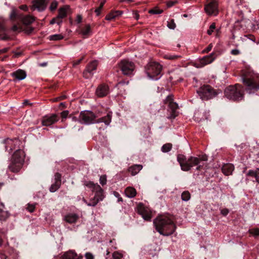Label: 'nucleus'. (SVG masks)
<instances>
[{
  "label": "nucleus",
  "instance_id": "61",
  "mask_svg": "<svg viewBox=\"0 0 259 259\" xmlns=\"http://www.w3.org/2000/svg\"><path fill=\"white\" fill-rule=\"evenodd\" d=\"M65 98V96H61L60 97H59V98H55L54 99V101H57L59 100H62V99H63Z\"/></svg>",
  "mask_w": 259,
  "mask_h": 259
},
{
  "label": "nucleus",
  "instance_id": "26",
  "mask_svg": "<svg viewBox=\"0 0 259 259\" xmlns=\"http://www.w3.org/2000/svg\"><path fill=\"white\" fill-rule=\"evenodd\" d=\"M143 166L141 164H135L129 167L128 171L132 176H135L142 169Z\"/></svg>",
  "mask_w": 259,
  "mask_h": 259
},
{
  "label": "nucleus",
  "instance_id": "20",
  "mask_svg": "<svg viewBox=\"0 0 259 259\" xmlns=\"http://www.w3.org/2000/svg\"><path fill=\"white\" fill-rule=\"evenodd\" d=\"M215 58V56L214 53H212L209 55L203 57L199 60V67H203L207 64H210L214 60Z\"/></svg>",
  "mask_w": 259,
  "mask_h": 259
},
{
  "label": "nucleus",
  "instance_id": "47",
  "mask_svg": "<svg viewBox=\"0 0 259 259\" xmlns=\"http://www.w3.org/2000/svg\"><path fill=\"white\" fill-rule=\"evenodd\" d=\"M85 259H94V255L91 252H87L84 255Z\"/></svg>",
  "mask_w": 259,
  "mask_h": 259
},
{
  "label": "nucleus",
  "instance_id": "51",
  "mask_svg": "<svg viewBox=\"0 0 259 259\" xmlns=\"http://www.w3.org/2000/svg\"><path fill=\"white\" fill-rule=\"evenodd\" d=\"M59 19L58 17L57 16L56 18H53L51 21L50 24H53L55 23H57L58 25L60 24V21H57V20Z\"/></svg>",
  "mask_w": 259,
  "mask_h": 259
},
{
  "label": "nucleus",
  "instance_id": "62",
  "mask_svg": "<svg viewBox=\"0 0 259 259\" xmlns=\"http://www.w3.org/2000/svg\"><path fill=\"white\" fill-rule=\"evenodd\" d=\"M249 39L252 40L253 42H256V38H255V37L254 36H251L249 38Z\"/></svg>",
  "mask_w": 259,
  "mask_h": 259
},
{
  "label": "nucleus",
  "instance_id": "54",
  "mask_svg": "<svg viewBox=\"0 0 259 259\" xmlns=\"http://www.w3.org/2000/svg\"><path fill=\"white\" fill-rule=\"evenodd\" d=\"M231 54L233 55H238L240 54V52L238 49H233L231 51Z\"/></svg>",
  "mask_w": 259,
  "mask_h": 259
},
{
  "label": "nucleus",
  "instance_id": "39",
  "mask_svg": "<svg viewBox=\"0 0 259 259\" xmlns=\"http://www.w3.org/2000/svg\"><path fill=\"white\" fill-rule=\"evenodd\" d=\"M215 29V24L213 23L210 25L209 29L207 30V33L209 35H211L214 32Z\"/></svg>",
  "mask_w": 259,
  "mask_h": 259
},
{
  "label": "nucleus",
  "instance_id": "48",
  "mask_svg": "<svg viewBox=\"0 0 259 259\" xmlns=\"http://www.w3.org/2000/svg\"><path fill=\"white\" fill-rule=\"evenodd\" d=\"M149 12L151 14H159L162 12V10H159L157 9L150 10Z\"/></svg>",
  "mask_w": 259,
  "mask_h": 259
},
{
  "label": "nucleus",
  "instance_id": "59",
  "mask_svg": "<svg viewBox=\"0 0 259 259\" xmlns=\"http://www.w3.org/2000/svg\"><path fill=\"white\" fill-rule=\"evenodd\" d=\"M19 29V28L17 26V25H14L12 27V30L14 31H18Z\"/></svg>",
  "mask_w": 259,
  "mask_h": 259
},
{
  "label": "nucleus",
  "instance_id": "18",
  "mask_svg": "<svg viewBox=\"0 0 259 259\" xmlns=\"http://www.w3.org/2000/svg\"><path fill=\"white\" fill-rule=\"evenodd\" d=\"M82 255L77 254L75 251L69 250L64 252V253L60 256V259H82Z\"/></svg>",
  "mask_w": 259,
  "mask_h": 259
},
{
  "label": "nucleus",
  "instance_id": "60",
  "mask_svg": "<svg viewBox=\"0 0 259 259\" xmlns=\"http://www.w3.org/2000/svg\"><path fill=\"white\" fill-rule=\"evenodd\" d=\"M8 48H4V49L0 50V54L7 52L8 51Z\"/></svg>",
  "mask_w": 259,
  "mask_h": 259
},
{
  "label": "nucleus",
  "instance_id": "21",
  "mask_svg": "<svg viewBox=\"0 0 259 259\" xmlns=\"http://www.w3.org/2000/svg\"><path fill=\"white\" fill-rule=\"evenodd\" d=\"M79 216L75 213H68L64 215L63 220L69 224L75 223L78 219Z\"/></svg>",
  "mask_w": 259,
  "mask_h": 259
},
{
  "label": "nucleus",
  "instance_id": "7",
  "mask_svg": "<svg viewBox=\"0 0 259 259\" xmlns=\"http://www.w3.org/2000/svg\"><path fill=\"white\" fill-rule=\"evenodd\" d=\"M244 90L241 85L236 84L227 87L224 92L225 96L229 99L234 101L240 100L243 98Z\"/></svg>",
  "mask_w": 259,
  "mask_h": 259
},
{
  "label": "nucleus",
  "instance_id": "31",
  "mask_svg": "<svg viewBox=\"0 0 259 259\" xmlns=\"http://www.w3.org/2000/svg\"><path fill=\"white\" fill-rule=\"evenodd\" d=\"M68 9V6H65L63 8H60L59 10V14L57 17L59 19L60 18H65L67 15V10Z\"/></svg>",
  "mask_w": 259,
  "mask_h": 259
},
{
  "label": "nucleus",
  "instance_id": "15",
  "mask_svg": "<svg viewBox=\"0 0 259 259\" xmlns=\"http://www.w3.org/2000/svg\"><path fill=\"white\" fill-rule=\"evenodd\" d=\"M138 211L146 221H150L151 219V212L150 209L143 205L140 204L138 207Z\"/></svg>",
  "mask_w": 259,
  "mask_h": 259
},
{
  "label": "nucleus",
  "instance_id": "55",
  "mask_svg": "<svg viewBox=\"0 0 259 259\" xmlns=\"http://www.w3.org/2000/svg\"><path fill=\"white\" fill-rule=\"evenodd\" d=\"M16 10H13L11 13L10 17L11 19H13L16 17Z\"/></svg>",
  "mask_w": 259,
  "mask_h": 259
},
{
  "label": "nucleus",
  "instance_id": "22",
  "mask_svg": "<svg viewBox=\"0 0 259 259\" xmlns=\"http://www.w3.org/2000/svg\"><path fill=\"white\" fill-rule=\"evenodd\" d=\"M6 28L5 25V21L0 19V39L7 40L9 37L6 34Z\"/></svg>",
  "mask_w": 259,
  "mask_h": 259
},
{
  "label": "nucleus",
  "instance_id": "52",
  "mask_svg": "<svg viewBox=\"0 0 259 259\" xmlns=\"http://www.w3.org/2000/svg\"><path fill=\"white\" fill-rule=\"evenodd\" d=\"M69 114V112L67 110L63 111L61 112V115L62 118H66Z\"/></svg>",
  "mask_w": 259,
  "mask_h": 259
},
{
  "label": "nucleus",
  "instance_id": "3",
  "mask_svg": "<svg viewBox=\"0 0 259 259\" xmlns=\"http://www.w3.org/2000/svg\"><path fill=\"white\" fill-rule=\"evenodd\" d=\"M242 80L246 86V90L249 94L259 90V75L252 71L244 70L242 75Z\"/></svg>",
  "mask_w": 259,
  "mask_h": 259
},
{
  "label": "nucleus",
  "instance_id": "6",
  "mask_svg": "<svg viewBox=\"0 0 259 259\" xmlns=\"http://www.w3.org/2000/svg\"><path fill=\"white\" fill-rule=\"evenodd\" d=\"M84 185L91 189L92 192L95 193L94 197L90 199V203L88 204V206H95L99 201L103 200L104 198L103 190L100 185L98 184H94L91 181L85 182Z\"/></svg>",
  "mask_w": 259,
  "mask_h": 259
},
{
  "label": "nucleus",
  "instance_id": "16",
  "mask_svg": "<svg viewBox=\"0 0 259 259\" xmlns=\"http://www.w3.org/2000/svg\"><path fill=\"white\" fill-rule=\"evenodd\" d=\"M59 118V116L55 114L45 116L42 119V124L44 126H50L58 121Z\"/></svg>",
  "mask_w": 259,
  "mask_h": 259
},
{
  "label": "nucleus",
  "instance_id": "45",
  "mask_svg": "<svg viewBox=\"0 0 259 259\" xmlns=\"http://www.w3.org/2000/svg\"><path fill=\"white\" fill-rule=\"evenodd\" d=\"M26 209L30 212H32L35 209V205L34 204H28Z\"/></svg>",
  "mask_w": 259,
  "mask_h": 259
},
{
  "label": "nucleus",
  "instance_id": "1",
  "mask_svg": "<svg viewBox=\"0 0 259 259\" xmlns=\"http://www.w3.org/2000/svg\"><path fill=\"white\" fill-rule=\"evenodd\" d=\"M153 223L157 232L163 236L171 235L176 229V226L170 216H158L154 220Z\"/></svg>",
  "mask_w": 259,
  "mask_h": 259
},
{
  "label": "nucleus",
  "instance_id": "50",
  "mask_svg": "<svg viewBox=\"0 0 259 259\" xmlns=\"http://www.w3.org/2000/svg\"><path fill=\"white\" fill-rule=\"evenodd\" d=\"M212 47H213V46L211 44H209L208 45V46L203 51V53H208L209 51H211V50L212 48Z\"/></svg>",
  "mask_w": 259,
  "mask_h": 259
},
{
  "label": "nucleus",
  "instance_id": "56",
  "mask_svg": "<svg viewBox=\"0 0 259 259\" xmlns=\"http://www.w3.org/2000/svg\"><path fill=\"white\" fill-rule=\"evenodd\" d=\"M82 21V17L80 15H78L76 17V21L77 23H79Z\"/></svg>",
  "mask_w": 259,
  "mask_h": 259
},
{
  "label": "nucleus",
  "instance_id": "4",
  "mask_svg": "<svg viewBox=\"0 0 259 259\" xmlns=\"http://www.w3.org/2000/svg\"><path fill=\"white\" fill-rule=\"evenodd\" d=\"M111 114L108 113L106 116L96 120V116L93 112L85 110L80 112L78 119L81 123L90 124L95 122H104L106 125H108L111 122Z\"/></svg>",
  "mask_w": 259,
  "mask_h": 259
},
{
  "label": "nucleus",
  "instance_id": "57",
  "mask_svg": "<svg viewBox=\"0 0 259 259\" xmlns=\"http://www.w3.org/2000/svg\"><path fill=\"white\" fill-rule=\"evenodd\" d=\"M113 12V13H115V15H116V17L118 16H120L122 13V12L120 11H114Z\"/></svg>",
  "mask_w": 259,
  "mask_h": 259
},
{
  "label": "nucleus",
  "instance_id": "30",
  "mask_svg": "<svg viewBox=\"0 0 259 259\" xmlns=\"http://www.w3.org/2000/svg\"><path fill=\"white\" fill-rule=\"evenodd\" d=\"M163 57H164V58L167 59V60L176 61V60H177L181 58L182 56L181 55H175V54L168 53V54H165L164 55Z\"/></svg>",
  "mask_w": 259,
  "mask_h": 259
},
{
  "label": "nucleus",
  "instance_id": "29",
  "mask_svg": "<svg viewBox=\"0 0 259 259\" xmlns=\"http://www.w3.org/2000/svg\"><path fill=\"white\" fill-rule=\"evenodd\" d=\"M247 175V176L254 177L256 181L259 183V168H257L255 170H249Z\"/></svg>",
  "mask_w": 259,
  "mask_h": 259
},
{
  "label": "nucleus",
  "instance_id": "33",
  "mask_svg": "<svg viewBox=\"0 0 259 259\" xmlns=\"http://www.w3.org/2000/svg\"><path fill=\"white\" fill-rule=\"evenodd\" d=\"M61 182H55L50 188V191L51 192H55L60 187Z\"/></svg>",
  "mask_w": 259,
  "mask_h": 259
},
{
  "label": "nucleus",
  "instance_id": "41",
  "mask_svg": "<svg viewBox=\"0 0 259 259\" xmlns=\"http://www.w3.org/2000/svg\"><path fill=\"white\" fill-rule=\"evenodd\" d=\"M167 27L171 29H174L176 28V24L175 23L174 20L171 19L169 21L167 22Z\"/></svg>",
  "mask_w": 259,
  "mask_h": 259
},
{
  "label": "nucleus",
  "instance_id": "11",
  "mask_svg": "<svg viewBox=\"0 0 259 259\" xmlns=\"http://www.w3.org/2000/svg\"><path fill=\"white\" fill-rule=\"evenodd\" d=\"M166 103L168 104V111L170 113V115L168 117L169 118H174L177 115V110L178 109V105L173 102L172 96H168L165 99Z\"/></svg>",
  "mask_w": 259,
  "mask_h": 259
},
{
  "label": "nucleus",
  "instance_id": "12",
  "mask_svg": "<svg viewBox=\"0 0 259 259\" xmlns=\"http://www.w3.org/2000/svg\"><path fill=\"white\" fill-rule=\"evenodd\" d=\"M218 2L217 0H212L204 8L205 12L209 15H217L218 13Z\"/></svg>",
  "mask_w": 259,
  "mask_h": 259
},
{
  "label": "nucleus",
  "instance_id": "53",
  "mask_svg": "<svg viewBox=\"0 0 259 259\" xmlns=\"http://www.w3.org/2000/svg\"><path fill=\"white\" fill-rule=\"evenodd\" d=\"M229 210L227 208H224L221 210V213L222 215L226 216L229 213Z\"/></svg>",
  "mask_w": 259,
  "mask_h": 259
},
{
  "label": "nucleus",
  "instance_id": "5",
  "mask_svg": "<svg viewBox=\"0 0 259 259\" xmlns=\"http://www.w3.org/2000/svg\"><path fill=\"white\" fill-rule=\"evenodd\" d=\"M25 158L24 152L21 150H17L13 154L11 162L8 168L12 172H18L22 168Z\"/></svg>",
  "mask_w": 259,
  "mask_h": 259
},
{
  "label": "nucleus",
  "instance_id": "2",
  "mask_svg": "<svg viewBox=\"0 0 259 259\" xmlns=\"http://www.w3.org/2000/svg\"><path fill=\"white\" fill-rule=\"evenodd\" d=\"M207 156L206 155H202L199 157L191 156L188 159L183 154H178L177 156V160L179 162L181 169L183 171H188L191 167L197 165L196 169L200 170L203 166V163L201 164V162L206 161Z\"/></svg>",
  "mask_w": 259,
  "mask_h": 259
},
{
  "label": "nucleus",
  "instance_id": "38",
  "mask_svg": "<svg viewBox=\"0 0 259 259\" xmlns=\"http://www.w3.org/2000/svg\"><path fill=\"white\" fill-rule=\"evenodd\" d=\"M122 257H123L122 254L118 251H114L112 253L113 259H122Z\"/></svg>",
  "mask_w": 259,
  "mask_h": 259
},
{
  "label": "nucleus",
  "instance_id": "14",
  "mask_svg": "<svg viewBox=\"0 0 259 259\" xmlns=\"http://www.w3.org/2000/svg\"><path fill=\"white\" fill-rule=\"evenodd\" d=\"M48 2L49 0H34L31 9L43 11L46 9Z\"/></svg>",
  "mask_w": 259,
  "mask_h": 259
},
{
  "label": "nucleus",
  "instance_id": "64",
  "mask_svg": "<svg viewBox=\"0 0 259 259\" xmlns=\"http://www.w3.org/2000/svg\"><path fill=\"white\" fill-rule=\"evenodd\" d=\"M134 17L135 18V19H136V20H138V19H139V14H137V13H136L135 14Z\"/></svg>",
  "mask_w": 259,
  "mask_h": 259
},
{
  "label": "nucleus",
  "instance_id": "25",
  "mask_svg": "<svg viewBox=\"0 0 259 259\" xmlns=\"http://www.w3.org/2000/svg\"><path fill=\"white\" fill-rule=\"evenodd\" d=\"M79 33L84 37H88L92 33L91 26L89 24H85L80 28Z\"/></svg>",
  "mask_w": 259,
  "mask_h": 259
},
{
  "label": "nucleus",
  "instance_id": "17",
  "mask_svg": "<svg viewBox=\"0 0 259 259\" xmlns=\"http://www.w3.org/2000/svg\"><path fill=\"white\" fill-rule=\"evenodd\" d=\"M20 141L18 139H14L13 140L7 139L4 141L5 144V148L6 150H8L9 148L10 152L13 149H15L17 146L20 144Z\"/></svg>",
  "mask_w": 259,
  "mask_h": 259
},
{
  "label": "nucleus",
  "instance_id": "63",
  "mask_svg": "<svg viewBox=\"0 0 259 259\" xmlns=\"http://www.w3.org/2000/svg\"><path fill=\"white\" fill-rule=\"evenodd\" d=\"M48 63L47 62H44L41 63L39 64V66L41 67H45L47 65Z\"/></svg>",
  "mask_w": 259,
  "mask_h": 259
},
{
  "label": "nucleus",
  "instance_id": "34",
  "mask_svg": "<svg viewBox=\"0 0 259 259\" xmlns=\"http://www.w3.org/2000/svg\"><path fill=\"white\" fill-rule=\"evenodd\" d=\"M191 195L189 191H185L183 192L181 195V198L183 201H187L190 200Z\"/></svg>",
  "mask_w": 259,
  "mask_h": 259
},
{
  "label": "nucleus",
  "instance_id": "10",
  "mask_svg": "<svg viewBox=\"0 0 259 259\" xmlns=\"http://www.w3.org/2000/svg\"><path fill=\"white\" fill-rule=\"evenodd\" d=\"M119 67L122 73L125 75H131L133 74L135 66L133 62L127 60L121 61Z\"/></svg>",
  "mask_w": 259,
  "mask_h": 259
},
{
  "label": "nucleus",
  "instance_id": "9",
  "mask_svg": "<svg viewBox=\"0 0 259 259\" xmlns=\"http://www.w3.org/2000/svg\"><path fill=\"white\" fill-rule=\"evenodd\" d=\"M197 93L202 100L210 99L217 95V93L209 85H204L198 91Z\"/></svg>",
  "mask_w": 259,
  "mask_h": 259
},
{
  "label": "nucleus",
  "instance_id": "42",
  "mask_svg": "<svg viewBox=\"0 0 259 259\" xmlns=\"http://www.w3.org/2000/svg\"><path fill=\"white\" fill-rule=\"evenodd\" d=\"M100 183L102 185L104 186L106 184L107 182V177L106 175H102L100 177Z\"/></svg>",
  "mask_w": 259,
  "mask_h": 259
},
{
  "label": "nucleus",
  "instance_id": "23",
  "mask_svg": "<svg viewBox=\"0 0 259 259\" xmlns=\"http://www.w3.org/2000/svg\"><path fill=\"white\" fill-rule=\"evenodd\" d=\"M12 76L18 80H23L25 78L26 76V72L22 70H18L17 71L13 72Z\"/></svg>",
  "mask_w": 259,
  "mask_h": 259
},
{
  "label": "nucleus",
  "instance_id": "28",
  "mask_svg": "<svg viewBox=\"0 0 259 259\" xmlns=\"http://www.w3.org/2000/svg\"><path fill=\"white\" fill-rule=\"evenodd\" d=\"M10 214L8 211L0 208V222H5L9 218Z\"/></svg>",
  "mask_w": 259,
  "mask_h": 259
},
{
  "label": "nucleus",
  "instance_id": "37",
  "mask_svg": "<svg viewBox=\"0 0 259 259\" xmlns=\"http://www.w3.org/2000/svg\"><path fill=\"white\" fill-rule=\"evenodd\" d=\"M248 232L254 237L259 236V228H254L249 229Z\"/></svg>",
  "mask_w": 259,
  "mask_h": 259
},
{
  "label": "nucleus",
  "instance_id": "35",
  "mask_svg": "<svg viewBox=\"0 0 259 259\" xmlns=\"http://www.w3.org/2000/svg\"><path fill=\"white\" fill-rule=\"evenodd\" d=\"M172 145L170 143H167L163 145L161 148V151L163 152H168L171 149Z\"/></svg>",
  "mask_w": 259,
  "mask_h": 259
},
{
  "label": "nucleus",
  "instance_id": "24",
  "mask_svg": "<svg viewBox=\"0 0 259 259\" xmlns=\"http://www.w3.org/2000/svg\"><path fill=\"white\" fill-rule=\"evenodd\" d=\"M234 167L233 164L228 163L223 166L222 170L223 172L226 176H229L232 174L234 170Z\"/></svg>",
  "mask_w": 259,
  "mask_h": 259
},
{
  "label": "nucleus",
  "instance_id": "44",
  "mask_svg": "<svg viewBox=\"0 0 259 259\" xmlns=\"http://www.w3.org/2000/svg\"><path fill=\"white\" fill-rule=\"evenodd\" d=\"M115 17H116V15L112 12L106 16V19L107 20H111Z\"/></svg>",
  "mask_w": 259,
  "mask_h": 259
},
{
  "label": "nucleus",
  "instance_id": "8",
  "mask_svg": "<svg viewBox=\"0 0 259 259\" xmlns=\"http://www.w3.org/2000/svg\"><path fill=\"white\" fill-rule=\"evenodd\" d=\"M161 65L156 62L149 63L145 67V71L149 78L153 80H158L161 77Z\"/></svg>",
  "mask_w": 259,
  "mask_h": 259
},
{
  "label": "nucleus",
  "instance_id": "58",
  "mask_svg": "<svg viewBox=\"0 0 259 259\" xmlns=\"http://www.w3.org/2000/svg\"><path fill=\"white\" fill-rule=\"evenodd\" d=\"M20 9L24 10V11H27V7L26 5H21L20 7Z\"/></svg>",
  "mask_w": 259,
  "mask_h": 259
},
{
  "label": "nucleus",
  "instance_id": "19",
  "mask_svg": "<svg viewBox=\"0 0 259 259\" xmlns=\"http://www.w3.org/2000/svg\"><path fill=\"white\" fill-rule=\"evenodd\" d=\"M109 92V89L107 85L101 84L96 89V94L99 97H103L108 95Z\"/></svg>",
  "mask_w": 259,
  "mask_h": 259
},
{
  "label": "nucleus",
  "instance_id": "43",
  "mask_svg": "<svg viewBox=\"0 0 259 259\" xmlns=\"http://www.w3.org/2000/svg\"><path fill=\"white\" fill-rule=\"evenodd\" d=\"M58 6V3L57 1H53L50 7V9L51 11H53L56 9Z\"/></svg>",
  "mask_w": 259,
  "mask_h": 259
},
{
  "label": "nucleus",
  "instance_id": "32",
  "mask_svg": "<svg viewBox=\"0 0 259 259\" xmlns=\"http://www.w3.org/2000/svg\"><path fill=\"white\" fill-rule=\"evenodd\" d=\"M34 18L30 15L26 16L22 19L23 23L25 25H29L34 21Z\"/></svg>",
  "mask_w": 259,
  "mask_h": 259
},
{
  "label": "nucleus",
  "instance_id": "46",
  "mask_svg": "<svg viewBox=\"0 0 259 259\" xmlns=\"http://www.w3.org/2000/svg\"><path fill=\"white\" fill-rule=\"evenodd\" d=\"M83 58H84V56L82 57L80 59H79L77 60L74 61L73 62V66L74 67H75L77 65L81 63V62L82 61Z\"/></svg>",
  "mask_w": 259,
  "mask_h": 259
},
{
  "label": "nucleus",
  "instance_id": "49",
  "mask_svg": "<svg viewBox=\"0 0 259 259\" xmlns=\"http://www.w3.org/2000/svg\"><path fill=\"white\" fill-rule=\"evenodd\" d=\"M61 175L59 173H56L55 175V182L61 183Z\"/></svg>",
  "mask_w": 259,
  "mask_h": 259
},
{
  "label": "nucleus",
  "instance_id": "36",
  "mask_svg": "<svg viewBox=\"0 0 259 259\" xmlns=\"http://www.w3.org/2000/svg\"><path fill=\"white\" fill-rule=\"evenodd\" d=\"M49 37L51 40H59L63 38V35L60 34L52 35Z\"/></svg>",
  "mask_w": 259,
  "mask_h": 259
},
{
  "label": "nucleus",
  "instance_id": "27",
  "mask_svg": "<svg viewBox=\"0 0 259 259\" xmlns=\"http://www.w3.org/2000/svg\"><path fill=\"white\" fill-rule=\"evenodd\" d=\"M136 190L133 187L126 188L125 190V195L129 198H133L136 195Z\"/></svg>",
  "mask_w": 259,
  "mask_h": 259
},
{
  "label": "nucleus",
  "instance_id": "40",
  "mask_svg": "<svg viewBox=\"0 0 259 259\" xmlns=\"http://www.w3.org/2000/svg\"><path fill=\"white\" fill-rule=\"evenodd\" d=\"M105 1H103V2H101L100 5V6L95 10V12L96 13L97 16H99L100 14L101 11L103 8L104 5L105 4Z\"/></svg>",
  "mask_w": 259,
  "mask_h": 259
},
{
  "label": "nucleus",
  "instance_id": "13",
  "mask_svg": "<svg viewBox=\"0 0 259 259\" xmlns=\"http://www.w3.org/2000/svg\"><path fill=\"white\" fill-rule=\"evenodd\" d=\"M98 66V62L96 60L91 62L87 67L83 73V76L85 78H91L94 73L93 71L95 70Z\"/></svg>",
  "mask_w": 259,
  "mask_h": 259
}]
</instances>
